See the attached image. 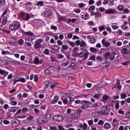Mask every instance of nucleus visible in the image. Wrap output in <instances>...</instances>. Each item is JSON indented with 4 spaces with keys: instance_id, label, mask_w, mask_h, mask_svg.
Returning a JSON list of instances; mask_svg holds the SVG:
<instances>
[{
    "instance_id": "nucleus-49",
    "label": "nucleus",
    "mask_w": 130,
    "mask_h": 130,
    "mask_svg": "<svg viewBox=\"0 0 130 130\" xmlns=\"http://www.w3.org/2000/svg\"><path fill=\"white\" fill-rule=\"evenodd\" d=\"M57 56L58 58H59V59H62V58H63L64 57L63 55H62L61 54H57Z\"/></svg>"
},
{
    "instance_id": "nucleus-63",
    "label": "nucleus",
    "mask_w": 130,
    "mask_h": 130,
    "mask_svg": "<svg viewBox=\"0 0 130 130\" xmlns=\"http://www.w3.org/2000/svg\"><path fill=\"white\" fill-rule=\"evenodd\" d=\"M130 62V61L129 60H127V61H126L125 62H122V64L123 66H127V64H128Z\"/></svg>"
},
{
    "instance_id": "nucleus-44",
    "label": "nucleus",
    "mask_w": 130,
    "mask_h": 130,
    "mask_svg": "<svg viewBox=\"0 0 130 130\" xmlns=\"http://www.w3.org/2000/svg\"><path fill=\"white\" fill-rule=\"evenodd\" d=\"M114 2H115V0H110L109 6H110V7H112L113 6H114Z\"/></svg>"
},
{
    "instance_id": "nucleus-25",
    "label": "nucleus",
    "mask_w": 130,
    "mask_h": 130,
    "mask_svg": "<svg viewBox=\"0 0 130 130\" xmlns=\"http://www.w3.org/2000/svg\"><path fill=\"white\" fill-rule=\"evenodd\" d=\"M22 33L24 35V36H27V35H29V36H32L33 35V33L31 31L25 32V31L22 30Z\"/></svg>"
},
{
    "instance_id": "nucleus-8",
    "label": "nucleus",
    "mask_w": 130,
    "mask_h": 130,
    "mask_svg": "<svg viewBox=\"0 0 130 130\" xmlns=\"http://www.w3.org/2000/svg\"><path fill=\"white\" fill-rule=\"evenodd\" d=\"M47 121H48L47 118L44 117L39 118L38 120V123H39L40 124H43V123H45L47 122Z\"/></svg>"
},
{
    "instance_id": "nucleus-21",
    "label": "nucleus",
    "mask_w": 130,
    "mask_h": 130,
    "mask_svg": "<svg viewBox=\"0 0 130 130\" xmlns=\"http://www.w3.org/2000/svg\"><path fill=\"white\" fill-rule=\"evenodd\" d=\"M32 3L31 2H28L26 5V9L28 10V11H31V9H33V7L31 6Z\"/></svg>"
},
{
    "instance_id": "nucleus-34",
    "label": "nucleus",
    "mask_w": 130,
    "mask_h": 130,
    "mask_svg": "<svg viewBox=\"0 0 130 130\" xmlns=\"http://www.w3.org/2000/svg\"><path fill=\"white\" fill-rule=\"evenodd\" d=\"M58 100V96H55L54 98V99L52 100V103H53V104H55V103L57 102Z\"/></svg>"
},
{
    "instance_id": "nucleus-56",
    "label": "nucleus",
    "mask_w": 130,
    "mask_h": 130,
    "mask_svg": "<svg viewBox=\"0 0 130 130\" xmlns=\"http://www.w3.org/2000/svg\"><path fill=\"white\" fill-rule=\"evenodd\" d=\"M125 117H126V118H130V111H128L126 113Z\"/></svg>"
},
{
    "instance_id": "nucleus-54",
    "label": "nucleus",
    "mask_w": 130,
    "mask_h": 130,
    "mask_svg": "<svg viewBox=\"0 0 130 130\" xmlns=\"http://www.w3.org/2000/svg\"><path fill=\"white\" fill-rule=\"evenodd\" d=\"M88 123L89 126H92L93 125V124L94 123V122L93 121V120H89L88 121Z\"/></svg>"
},
{
    "instance_id": "nucleus-13",
    "label": "nucleus",
    "mask_w": 130,
    "mask_h": 130,
    "mask_svg": "<svg viewBox=\"0 0 130 130\" xmlns=\"http://www.w3.org/2000/svg\"><path fill=\"white\" fill-rule=\"evenodd\" d=\"M44 15L45 17H50L52 15V11L50 9H46L44 12Z\"/></svg>"
},
{
    "instance_id": "nucleus-62",
    "label": "nucleus",
    "mask_w": 130,
    "mask_h": 130,
    "mask_svg": "<svg viewBox=\"0 0 130 130\" xmlns=\"http://www.w3.org/2000/svg\"><path fill=\"white\" fill-rule=\"evenodd\" d=\"M4 5H6V1L0 0V6H4Z\"/></svg>"
},
{
    "instance_id": "nucleus-17",
    "label": "nucleus",
    "mask_w": 130,
    "mask_h": 130,
    "mask_svg": "<svg viewBox=\"0 0 130 130\" xmlns=\"http://www.w3.org/2000/svg\"><path fill=\"white\" fill-rule=\"evenodd\" d=\"M87 38L90 39V43H91V44H94V43L96 42V39H95V38L92 36H88Z\"/></svg>"
},
{
    "instance_id": "nucleus-35",
    "label": "nucleus",
    "mask_w": 130,
    "mask_h": 130,
    "mask_svg": "<svg viewBox=\"0 0 130 130\" xmlns=\"http://www.w3.org/2000/svg\"><path fill=\"white\" fill-rule=\"evenodd\" d=\"M67 43L68 44H70L71 46H72V47H75L76 46V44L74 42H71V41H68Z\"/></svg>"
},
{
    "instance_id": "nucleus-53",
    "label": "nucleus",
    "mask_w": 130,
    "mask_h": 130,
    "mask_svg": "<svg viewBox=\"0 0 130 130\" xmlns=\"http://www.w3.org/2000/svg\"><path fill=\"white\" fill-rule=\"evenodd\" d=\"M10 41L11 43H16V42H17V40L15 38H11Z\"/></svg>"
},
{
    "instance_id": "nucleus-40",
    "label": "nucleus",
    "mask_w": 130,
    "mask_h": 130,
    "mask_svg": "<svg viewBox=\"0 0 130 130\" xmlns=\"http://www.w3.org/2000/svg\"><path fill=\"white\" fill-rule=\"evenodd\" d=\"M18 44H19V45H23V44H24V40L20 39L18 41Z\"/></svg>"
},
{
    "instance_id": "nucleus-22",
    "label": "nucleus",
    "mask_w": 130,
    "mask_h": 130,
    "mask_svg": "<svg viewBox=\"0 0 130 130\" xmlns=\"http://www.w3.org/2000/svg\"><path fill=\"white\" fill-rule=\"evenodd\" d=\"M19 124H20V121L19 120H14L12 122V126L13 127H17Z\"/></svg>"
},
{
    "instance_id": "nucleus-52",
    "label": "nucleus",
    "mask_w": 130,
    "mask_h": 130,
    "mask_svg": "<svg viewBox=\"0 0 130 130\" xmlns=\"http://www.w3.org/2000/svg\"><path fill=\"white\" fill-rule=\"evenodd\" d=\"M43 4H44L43 1H39V2H38L37 3V6L38 7H39V6L42 7V6H43Z\"/></svg>"
},
{
    "instance_id": "nucleus-24",
    "label": "nucleus",
    "mask_w": 130,
    "mask_h": 130,
    "mask_svg": "<svg viewBox=\"0 0 130 130\" xmlns=\"http://www.w3.org/2000/svg\"><path fill=\"white\" fill-rule=\"evenodd\" d=\"M0 75H2L4 77H7V76L8 75H9V72H8L4 70H1V71H0Z\"/></svg>"
},
{
    "instance_id": "nucleus-3",
    "label": "nucleus",
    "mask_w": 130,
    "mask_h": 130,
    "mask_svg": "<svg viewBox=\"0 0 130 130\" xmlns=\"http://www.w3.org/2000/svg\"><path fill=\"white\" fill-rule=\"evenodd\" d=\"M43 42V40L42 39H38L36 40L35 42V45H34V47L35 49H40L41 47H42V45L41 43Z\"/></svg>"
},
{
    "instance_id": "nucleus-18",
    "label": "nucleus",
    "mask_w": 130,
    "mask_h": 130,
    "mask_svg": "<svg viewBox=\"0 0 130 130\" xmlns=\"http://www.w3.org/2000/svg\"><path fill=\"white\" fill-rule=\"evenodd\" d=\"M102 44L105 47H109V46H110V43H109V42H106L105 39H103L102 40Z\"/></svg>"
},
{
    "instance_id": "nucleus-32",
    "label": "nucleus",
    "mask_w": 130,
    "mask_h": 130,
    "mask_svg": "<svg viewBox=\"0 0 130 130\" xmlns=\"http://www.w3.org/2000/svg\"><path fill=\"white\" fill-rule=\"evenodd\" d=\"M52 83H51L50 81H45L44 82V85H45V88H48V87H49L50 85H51Z\"/></svg>"
},
{
    "instance_id": "nucleus-60",
    "label": "nucleus",
    "mask_w": 130,
    "mask_h": 130,
    "mask_svg": "<svg viewBox=\"0 0 130 130\" xmlns=\"http://www.w3.org/2000/svg\"><path fill=\"white\" fill-rule=\"evenodd\" d=\"M51 29L52 30H54V31H56V30H57V27L53 25H51Z\"/></svg>"
},
{
    "instance_id": "nucleus-6",
    "label": "nucleus",
    "mask_w": 130,
    "mask_h": 130,
    "mask_svg": "<svg viewBox=\"0 0 130 130\" xmlns=\"http://www.w3.org/2000/svg\"><path fill=\"white\" fill-rule=\"evenodd\" d=\"M104 57L106 59H107V58H110L111 60H114V58H115V57L114 55H113V54H110V52L107 53L104 55Z\"/></svg>"
},
{
    "instance_id": "nucleus-59",
    "label": "nucleus",
    "mask_w": 130,
    "mask_h": 130,
    "mask_svg": "<svg viewBox=\"0 0 130 130\" xmlns=\"http://www.w3.org/2000/svg\"><path fill=\"white\" fill-rule=\"evenodd\" d=\"M74 12L75 13H76V14H80V13H81V9L78 8L74 9Z\"/></svg>"
},
{
    "instance_id": "nucleus-4",
    "label": "nucleus",
    "mask_w": 130,
    "mask_h": 130,
    "mask_svg": "<svg viewBox=\"0 0 130 130\" xmlns=\"http://www.w3.org/2000/svg\"><path fill=\"white\" fill-rule=\"evenodd\" d=\"M102 111L100 112V114L105 116L106 115H108L109 113H110V109H107V107L106 106H104L102 108Z\"/></svg>"
},
{
    "instance_id": "nucleus-28",
    "label": "nucleus",
    "mask_w": 130,
    "mask_h": 130,
    "mask_svg": "<svg viewBox=\"0 0 130 130\" xmlns=\"http://www.w3.org/2000/svg\"><path fill=\"white\" fill-rule=\"evenodd\" d=\"M18 109H19V108L17 107H14L13 108H12L11 109H10L9 110V111L10 112H16V111H17V110H18Z\"/></svg>"
},
{
    "instance_id": "nucleus-37",
    "label": "nucleus",
    "mask_w": 130,
    "mask_h": 130,
    "mask_svg": "<svg viewBox=\"0 0 130 130\" xmlns=\"http://www.w3.org/2000/svg\"><path fill=\"white\" fill-rule=\"evenodd\" d=\"M52 48L53 50H55V51H57V50H58V49L60 48H59V47H58V46L54 45V46H52Z\"/></svg>"
},
{
    "instance_id": "nucleus-14",
    "label": "nucleus",
    "mask_w": 130,
    "mask_h": 130,
    "mask_svg": "<svg viewBox=\"0 0 130 130\" xmlns=\"http://www.w3.org/2000/svg\"><path fill=\"white\" fill-rule=\"evenodd\" d=\"M81 18L82 20H89L90 19V15L87 12H84L81 15Z\"/></svg>"
},
{
    "instance_id": "nucleus-42",
    "label": "nucleus",
    "mask_w": 130,
    "mask_h": 130,
    "mask_svg": "<svg viewBox=\"0 0 130 130\" xmlns=\"http://www.w3.org/2000/svg\"><path fill=\"white\" fill-rule=\"evenodd\" d=\"M123 9H124V8L123 6L120 5L118 7V11H119V12H122Z\"/></svg>"
},
{
    "instance_id": "nucleus-47",
    "label": "nucleus",
    "mask_w": 130,
    "mask_h": 130,
    "mask_svg": "<svg viewBox=\"0 0 130 130\" xmlns=\"http://www.w3.org/2000/svg\"><path fill=\"white\" fill-rule=\"evenodd\" d=\"M89 55V53L86 52L83 56V59L86 60L88 58V56Z\"/></svg>"
},
{
    "instance_id": "nucleus-16",
    "label": "nucleus",
    "mask_w": 130,
    "mask_h": 130,
    "mask_svg": "<svg viewBox=\"0 0 130 130\" xmlns=\"http://www.w3.org/2000/svg\"><path fill=\"white\" fill-rule=\"evenodd\" d=\"M9 100L10 101V105H12V106H16V105H17V104H18L17 102L14 101L15 98H14V97L11 98L9 99Z\"/></svg>"
},
{
    "instance_id": "nucleus-43",
    "label": "nucleus",
    "mask_w": 130,
    "mask_h": 130,
    "mask_svg": "<svg viewBox=\"0 0 130 130\" xmlns=\"http://www.w3.org/2000/svg\"><path fill=\"white\" fill-rule=\"evenodd\" d=\"M89 50L91 52H97V49L94 47L90 48Z\"/></svg>"
},
{
    "instance_id": "nucleus-57",
    "label": "nucleus",
    "mask_w": 130,
    "mask_h": 130,
    "mask_svg": "<svg viewBox=\"0 0 130 130\" xmlns=\"http://www.w3.org/2000/svg\"><path fill=\"white\" fill-rule=\"evenodd\" d=\"M126 97H127L126 93H122L121 94V98L122 99H124V98H126Z\"/></svg>"
},
{
    "instance_id": "nucleus-2",
    "label": "nucleus",
    "mask_w": 130,
    "mask_h": 130,
    "mask_svg": "<svg viewBox=\"0 0 130 130\" xmlns=\"http://www.w3.org/2000/svg\"><path fill=\"white\" fill-rule=\"evenodd\" d=\"M82 104H83V105L81 107V109L83 110H86L88 109V108H90L89 105H91L92 103L89 101L82 100Z\"/></svg>"
},
{
    "instance_id": "nucleus-38",
    "label": "nucleus",
    "mask_w": 130,
    "mask_h": 130,
    "mask_svg": "<svg viewBox=\"0 0 130 130\" xmlns=\"http://www.w3.org/2000/svg\"><path fill=\"white\" fill-rule=\"evenodd\" d=\"M2 55H7L8 54H10V52L8 51L2 50Z\"/></svg>"
},
{
    "instance_id": "nucleus-27",
    "label": "nucleus",
    "mask_w": 130,
    "mask_h": 130,
    "mask_svg": "<svg viewBox=\"0 0 130 130\" xmlns=\"http://www.w3.org/2000/svg\"><path fill=\"white\" fill-rule=\"evenodd\" d=\"M109 99V96L104 95L102 97V102H105V101H106L107 100H108Z\"/></svg>"
},
{
    "instance_id": "nucleus-48",
    "label": "nucleus",
    "mask_w": 130,
    "mask_h": 130,
    "mask_svg": "<svg viewBox=\"0 0 130 130\" xmlns=\"http://www.w3.org/2000/svg\"><path fill=\"white\" fill-rule=\"evenodd\" d=\"M19 82H21V83H25V82H26V79L23 77H19Z\"/></svg>"
},
{
    "instance_id": "nucleus-55",
    "label": "nucleus",
    "mask_w": 130,
    "mask_h": 130,
    "mask_svg": "<svg viewBox=\"0 0 130 130\" xmlns=\"http://www.w3.org/2000/svg\"><path fill=\"white\" fill-rule=\"evenodd\" d=\"M95 10V6H91L88 9V12H91L92 11H94Z\"/></svg>"
},
{
    "instance_id": "nucleus-51",
    "label": "nucleus",
    "mask_w": 130,
    "mask_h": 130,
    "mask_svg": "<svg viewBox=\"0 0 130 130\" xmlns=\"http://www.w3.org/2000/svg\"><path fill=\"white\" fill-rule=\"evenodd\" d=\"M99 29L101 32H102V31L105 30V26L104 25L100 26H99Z\"/></svg>"
},
{
    "instance_id": "nucleus-30",
    "label": "nucleus",
    "mask_w": 130,
    "mask_h": 130,
    "mask_svg": "<svg viewBox=\"0 0 130 130\" xmlns=\"http://www.w3.org/2000/svg\"><path fill=\"white\" fill-rule=\"evenodd\" d=\"M105 85H106V83L105 82H101L100 83H99L96 86L98 87V88H102V87H104V86H105Z\"/></svg>"
},
{
    "instance_id": "nucleus-45",
    "label": "nucleus",
    "mask_w": 130,
    "mask_h": 130,
    "mask_svg": "<svg viewBox=\"0 0 130 130\" xmlns=\"http://www.w3.org/2000/svg\"><path fill=\"white\" fill-rule=\"evenodd\" d=\"M2 31L4 34H10L11 33V31L9 30L2 29Z\"/></svg>"
},
{
    "instance_id": "nucleus-36",
    "label": "nucleus",
    "mask_w": 130,
    "mask_h": 130,
    "mask_svg": "<svg viewBox=\"0 0 130 130\" xmlns=\"http://www.w3.org/2000/svg\"><path fill=\"white\" fill-rule=\"evenodd\" d=\"M87 46V43L84 40L80 42V47H84V46Z\"/></svg>"
},
{
    "instance_id": "nucleus-10",
    "label": "nucleus",
    "mask_w": 130,
    "mask_h": 130,
    "mask_svg": "<svg viewBox=\"0 0 130 130\" xmlns=\"http://www.w3.org/2000/svg\"><path fill=\"white\" fill-rule=\"evenodd\" d=\"M34 62L35 64H41L43 62V59H40L38 57H35Z\"/></svg>"
},
{
    "instance_id": "nucleus-33",
    "label": "nucleus",
    "mask_w": 130,
    "mask_h": 130,
    "mask_svg": "<svg viewBox=\"0 0 130 130\" xmlns=\"http://www.w3.org/2000/svg\"><path fill=\"white\" fill-rule=\"evenodd\" d=\"M117 25V23H112V28H113V29L114 30H117V29H118L119 27L117 25Z\"/></svg>"
},
{
    "instance_id": "nucleus-5",
    "label": "nucleus",
    "mask_w": 130,
    "mask_h": 130,
    "mask_svg": "<svg viewBox=\"0 0 130 130\" xmlns=\"http://www.w3.org/2000/svg\"><path fill=\"white\" fill-rule=\"evenodd\" d=\"M53 119L55 121L59 122V121H62V120H63V117L60 115H55L54 116Z\"/></svg>"
},
{
    "instance_id": "nucleus-39",
    "label": "nucleus",
    "mask_w": 130,
    "mask_h": 130,
    "mask_svg": "<svg viewBox=\"0 0 130 130\" xmlns=\"http://www.w3.org/2000/svg\"><path fill=\"white\" fill-rule=\"evenodd\" d=\"M101 16H102V14H101V13L99 12H96V13H95V18H100V17H101Z\"/></svg>"
},
{
    "instance_id": "nucleus-12",
    "label": "nucleus",
    "mask_w": 130,
    "mask_h": 130,
    "mask_svg": "<svg viewBox=\"0 0 130 130\" xmlns=\"http://www.w3.org/2000/svg\"><path fill=\"white\" fill-rule=\"evenodd\" d=\"M115 88H117L118 90H120L121 89V85H120V81H119V79H117L116 83L113 87V89H115Z\"/></svg>"
},
{
    "instance_id": "nucleus-23",
    "label": "nucleus",
    "mask_w": 130,
    "mask_h": 130,
    "mask_svg": "<svg viewBox=\"0 0 130 130\" xmlns=\"http://www.w3.org/2000/svg\"><path fill=\"white\" fill-rule=\"evenodd\" d=\"M72 117L73 119H78L80 117V114L78 113H74L72 114Z\"/></svg>"
},
{
    "instance_id": "nucleus-1",
    "label": "nucleus",
    "mask_w": 130,
    "mask_h": 130,
    "mask_svg": "<svg viewBox=\"0 0 130 130\" xmlns=\"http://www.w3.org/2000/svg\"><path fill=\"white\" fill-rule=\"evenodd\" d=\"M21 26V24L19 22L15 21L12 22L9 25V29L12 31H17Z\"/></svg>"
},
{
    "instance_id": "nucleus-19",
    "label": "nucleus",
    "mask_w": 130,
    "mask_h": 130,
    "mask_svg": "<svg viewBox=\"0 0 130 130\" xmlns=\"http://www.w3.org/2000/svg\"><path fill=\"white\" fill-rule=\"evenodd\" d=\"M79 126L80 128H82L83 130H86L88 128V124L86 123H84L83 124L80 123Z\"/></svg>"
},
{
    "instance_id": "nucleus-20",
    "label": "nucleus",
    "mask_w": 130,
    "mask_h": 130,
    "mask_svg": "<svg viewBox=\"0 0 130 130\" xmlns=\"http://www.w3.org/2000/svg\"><path fill=\"white\" fill-rule=\"evenodd\" d=\"M115 13H116V11L112 8L107 10L105 12V14H115Z\"/></svg>"
},
{
    "instance_id": "nucleus-7",
    "label": "nucleus",
    "mask_w": 130,
    "mask_h": 130,
    "mask_svg": "<svg viewBox=\"0 0 130 130\" xmlns=\"http://www.w3.org/2000/svg\"><path fill=\"white\" fill-rule=\"evenodd\" d=\"M61 20H63V21H65L66 23H68V24L71 23H75L77 20H78L77 18H73L72 19H67L64 17L61 18Z\"/></svg>"
},
{
    "instance_id": "nucleus-64",
    "label": "nucleus",
    "mask_w": 130,
    "mask_h": 130,
    "mask_svg": "<svg viewBox=\"0 0 130 130\" xmlns=\"http://www.w3.org/2000/svg\"><path fill=\"white\" fill-rule=\"evenodd\" d=\"M100 12L103 13V12H105V8L104 7H100L99 8Z\"/></svg>"
},
{
    "instance_id": "nucleus-15",
    "label": "nucleus",
    "mask_w": 130,
    "mask_h": 130,
    "mask_svg": "<svg viewBox=\"0 0 130 130\" xmlns=\"http://www.w3.org/2000/svg\"><path fill=\"white\" fill-rule=\"evenodd\" d=\"M21 17L23 20H25V21H28V20L30 19V15H29V14L23 13L21 14Z\"/></svg>"
},
{
    "instance_id": "nucleus-29",
    "label": "nucleus",
    "mask_w": 130,
    "mask_h": 130,
    "mask_svg": "<svg viewBox=\"0 0 130 130\" xmlns=\"http://www.w3.org/2000/svg\"><path fill=\"white\" fill-rule=\"evenodd\" d=\"M111 127V125L109 123H106L104 125V128L105 129H109Z\"/></svg>"
},
{
    "instance_id": "nucleus-31",
    "label": "nucleus",
    "mask_w": 130,
    "mask_h": 130,
    "mask_svg": "<svg viewBox=\"0 0 130 130\" xmlns=\"http://www.w3.org/2000/svg\"><path fill=\"white\" fill-rule=\"evenodd\" d=\"M8 17L7 16H4L3 17V20H2V23L3 24V25H6V24H7V23H8Z\"/></svg>"
},
{
    "instance_id": "nucleus-58",
    "label": "nucleus",
    "mask_w": 130,
    "mask_h": 130,
    "mask_svg": "<svg viewBox=\"0 0 130 130\" xmlns=\"http://www.w3.org/2000/svg\"><path fill=\"white\" fill-rule=\"evenodd\" d=\"M122 30H126L128 28V26L123 24L121 26Z\"/></svg>"
},
{
    "instance_id": "nucleus-11",
    "label": "nucleus",
    "mask_w": 130,
    "mask_h": 130,
    "mask_svg": "<svg viewBox=\"0 0 130 130\" xmlns=\"http://www.w3.org/2000/svg\"><path fill=\"white\" fill-rule=\"evenodd\" d=\"M128 49H127V46H125L122 47L121 49V53L122 54H128Z\"/></svg>"
},
{
    "instance_id": "nucleus-26",
    "label": "nucleus",
    "mask_w": 130,
    "mask_h": 130,
    "mask_svg": "<svg viewBox=\"0 0 130 130\" xmlns=\"http://www.w3.org/2000/svg\"><path fill=\"white\" fill-rule=\"evenodd\" d=\"M92 108H93L94 110H97L99 108V103H95L92 105Z\"/></svg>"
},
{
    "instance_id": "nucleus-41",
    "label": "nucleus",
    "mask_w": 130,
    "mask_h": 130,
    "mask_svg": "<svg viewBox=\"0 0 130 130\" xmlns=\"http://www.w3.org/2000/svg\"><path fill=\"white\" fill-rule=\"evenodd\" d=\"M4 124H5L6 125H8V124H10V120H7V119H4L3 121Z\"/></svg>"
},
{
    "instance_id": "nucleus-9",
    "label": "nucleus",
    "mask_w": 130,
    "mask_h": 130,
    "mask_svg": "<svg viewBox=\"0 0 130 130\" xmlns=\"http://www.w3.org/2000/svg\"><path fill=\"white\" fill-rule=\"evenodd\" d=\"M22 112V110L19 109L16 113L15 114V116H16V118H20V119H22L23 118H26V116L25 115H18V114H20Z\"/></svg>"
},
{
    "instance_id": "nucleus-61",
    "label": "nucleus",
    "mask_w": 130,
    "mask_h": 130,
    "mask_svg": "<svg viewBox=\"0 0 130 130\" xmlns=\"http://www.w3.org/2000/svg\"><path fill=\"white\" fill-rule=\"evenodd\" d=\"M44 53L46 55H48V54H49V50H48V49H45V50L44 51Z\"/></svg>"
},
{
    "instance_id": "nucleus-50",
    "label": "nucleus",
    "mask_w": 130,
    "mask_h": 130,
    "mask_svg": "<svg viewBox=\"0 0 130 130\" xmlns=\"http://www.w3.org/2000/svg\"><path fill=\"white\" fill-rule=\"evenodd\" d=\"M78 54L79 53L72 51V55L74 56V57H78Z\"/></svg>"
},
{
    "instance_id": "nucleus-46",
    "label": "nucleus",
    "mask_w": 130,
    "mask_h": 130,
    "mask_svg": "<svg viewBox=\"0 0 130 130\" xmlns=\"http://www.w3.org/2000/svg\"><path fill=\"white\" fill-rule=\"evenodd\" d=\"M84 53L83 52H81L78 53V56H79L80 58H83L84 57Z\"/></svg>"
}]
</instances>
